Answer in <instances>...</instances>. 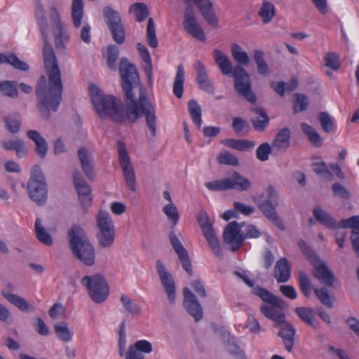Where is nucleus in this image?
<instances>
[{
	"label": "nucleus",
	"mask_w": 359,
	"mask_h": 359,
	"mask_svg": "<svg viewBox=\"0 0 359 359\" xmlns=\"http://www.w3.org/2000/svg\"><path fill=\"white\" fill-rule=\"evenodd\" d=\"M54 332L58 339L63 342H69L73 339V332L67 323L60 321L54 325Z\"/></svg>",
	"instance_id": "obj_33"
},
{
	"label": "nucleus",
	"mask_w": 359,
	"mask_h": 359,
	"mask_svg": "<svg viewBox=\"0 0 359 359\" xmlns=\"http://www.w3.org/2000/svg\"><path fill=\"white\" fill-rule=\"evenodd\" d=\"M0 91L6 96L17 97L18 92L13 82L5 81L0 82Z\"/></svg>",
	"instance_id": "obj_62"
},
{
	"label": "nucleus",
	"mask_w": 359,
	"mask_h": 359,
	"mask_svg": "<svg viewBox=\"0 0 359 359\" xmlns=\"http://www.w3.org/2000/svg\"><path fill=\"white\" fill-rule=\"evenodd\" d=\"M67 237L73 255L84 265L93 266L95 259V249L84 230L74 225L69 230Z\"/></svg>",
	"instance_id": "obj_6"
},
{
	"label": "nucleus",
	"mask_w": 359,
	"mask_h": 359,
	"mask_svg": "<svg viewBox=\"0 0 359 359\" xmlns=\"http://www.w3.org/2000/svg\"><path fill=\"white\" fill-rule=\"evenodd\" d=\"M311 168L313 171L315 172L318 175L324 177L325 178H330L332 176L330 170L328 169L326 163L318 157L313 158Z\"/></svg>",
	"instance_id": "obj_48"
},
{
	"label": "nucleus",
	"mask_w": 359,
	"mask_h": 359,
	"mask_svg": "<svg viewBox=\"0 0 359 359\" xmlns=\"http://www.w3.org/2000/svg\"><path fill=\"white\" fill-rule=\"evenodd\" d=\"M217 160L220 164L229 165L232 166H236L239 164L238 158L227 151L220 153L218 155Z\"/></svg>",
	"instance_id": "obj_58"
},
{
	"label": "nucleus",
	"mask_w": 359,
	"mask_h": 359,
	"mask_svg": "<svg viewBox=\"0 0 359 359\" xmlns=\"http://www.w3.org/2000/svg\"><path fill=\"white\" fill-rule=\"evenodd\" d=\"M291 131L288 128L281 129L271 144V154L278 155L285 152L290 147Z\"/></svg>",
	"instance_id": "obj_18"
},
{
	"label": "nucleus",
	"mask_w": 359,
	"mask_h": 359,
	"mask_svg": "<svg viewBox=\"0 0 359 359\" xmlns=\"http://www.w3.org/2000/svg\"><path fill=\"white\" fill-rule=\"evenodd\" d=\"M78 158L81 163L83 171L86 177L93 179L94 177V169L90 158L89 152L83 147L80 148L77 152Z\"/></svg>",
	"instance_id": "obj_25"
},
{
	"label": "nucleus",
	"mask_w": 359,
	"mask_h": 359,
	"mask_svg": "<svg viewBox=\"0 0 359 359\" xmlns=\"http://www.w3.org/2000/svg\"><path fill=\"white\" fill-rule=\"evenodd\" d=\"M184 1L187 4L183 19L184 30L196 39L205 41L204 31L196 19L194 9L191 3L194 1L205 20L210 25L215 27H217L218 22L212 3L210 0H184Z\"/></svg>",
	"instance_id": "obj_4"
},
{
	"label": "nucleus",
	"mask_w": 359,
	"mask_h": 359,
	"mask_svg": "<svg viewBox=\"0 0 359 359\" xmlns=\"http://www.w3.org/2000/svg\"><path fill=\"white\" fill-rule=\"evenodd\" d=\"M276 331V334L282 339L285 349L291 353L296 336V329L294 326L289 321L276 326L273 328Z\"/></svg>",
	"instance_id": "obj_17"
},
{
	"label": "nucleus",
	"mask_w": 359,
	"mask_h": 359,
	"mask_svg": "<svg viewBox=\"0 0 359 359\" xmlns=\"http://www.w3.org/2000/svg\"><path fill=\"white\" fill-rule=\"evenodd\" d=\"M120 301L125 311L128 313L136 316H139L142 314L141 306L135 303L128 295L122 294L120 297Z\"/></svg>",
	"instance_id": "obj_43"
},
{
	"label": "nucleus",
	"mask_w": 359,
	"mask_h": 359,
	"mask_svg": "<svg viewBox=\"0 0 359 359\" xmlns=\"http://www.w3.org/2000/svg\"><path fill=\"white\" fill-rule=\"evenodd\" d=\"M73 181L79 196L90 194L91 189L79 170L74 171Z\"/></svg>",
	"instance_id": "obj_40"
},
{
	"label": "nucleus",
	"mask_w": 359,
	"mask_h": 359,
	"mask_svg": "<svg viewBox=\"0 0 359 359\" xmlns=\"http://www.w3.org/2000/svg\"><path fill=\"white\" fill-rule=\"evenodd\" d=\"M83 15V0H73L72 4V17L73 24L76 27H79L81 26Z\"/></svg>",
	"instance_id": "obj_44"
},
{
	"label": "nucleus",
	"mask_w": 359,
	"mask_h": 359,
	"mask_svg": "<svg viewBox=\"0 0 359 359\" xmlns=\"http://www.w3.org/2000/svg\"><path fill=\"white\" fill-rule=\"evenodd\" d=\"M119 71L124 104L113 95L95 97L93 106L101 118H109L114 123L126 121L135 123L143 114L146 125L153 137L156 135V116L154 105L147 99L145 88L140 85L138 71L135 65L126 57L121 59Z\"/></svg>",
	"instance_id": "obj_1"
},
{
	"label": "nucleus",
	"mask_w": 359,
	"mask_h": 359,
	"mask_svg": "<svg viewBox=\"0 0 359 359\" xmlns=\"http://www.w3.org/2000/svg\"><path fill=\"white\" fill-rule=\"evenodd\" d=\"M169 241L173 250L177 255L178 259L180 261L183 269L189 273V276H191L193 274V270L188 251L182 245L174 231H171L170 232Z\"/></svg>",
	"instance_id": "obj_15"
},
{
	"label": "nucleus",
	"mask_w": 359,
	"mask_h": 359,
	"mask_svg": "<svg viewBox=\"0 0 359 359\" xmlns=\"http://www.w3.org/2000/svg\"><path fill=\"white\" fill-rule=\"evenodd\" d=\"M194 67L196 72V80L200 88L212 94L214 93V85L208 79L205 65L200 60H197L194 62Z\"/></svg>",
	"instance_id": "obj_19"
},
{
	"label": "nucleus",
	"mask_w": 359,
	"mask_h": 359,
	"mask_svg": "<svg viewBox=\"0 0 359 359\" xmlns=\"http://www.w3.org/2000/svg\"><path fill=\"white\" fill-rule=\"evenodd\" d=\"M203 234L214 254L218 257H222L223 253L214 229L206 230Z\"/></svg>",
	"instance_id": "obj_42"
},
{
	"label": "nucleus",
	"mask_w": 359,
	"mask_h": 359,
	"mask_svg": "<svg viewBox=\"0 0 359 359\" xmlns=\"http://www.w3.org/2000/svg\"><path fill=\"white\" fill-rule=\"evenodd\" d=\"M222 143L226 147L242 151L250 150L255 146L253 141L248 140L225 139Z\"/></svg>",
	"instance_id": "obj_31"
},
{
	"label": "nucleus",
	"mask_w": 359,
	"mask_h": 359,
	"mask_svg": "<svg viewBox=\"0 0 359 359\" xmlns=\"http://www.w3.org/2000/svg\"><path fill=\"white\" fill-rule=\"evenodd\" d=\"M63 85L62 79H48V85L44 76H41L36 86L37 109L41 116L48 120L51 111L56 112L62 101Z\"/></svg>",
	"instance_id": "obj_3"
},
{
	"label": "nucleus",
	"mask_w": 359,
	"mask_h": 359,
	"mask_svg": "<svg viewBox=\"0 0 359 359\" xmlns=\"http://www.w3.org/2000/svg\"><path fill=\"white\" fill-rule=\"evenodd\" d=\"M313 214L316 219L326 228L335 229L337 227L335 219L320 207L315 208Z\"/></svg>",
	"instance_id": "obj_30"
},
{
	"label": "nucleus",
	"mask_w": 359,
	"mask_h": 359,
	"mask_svg": "<svg viewBox=\"0 0 359 359\" xmlns=\"http://www.w3.org/2000/svg\"><path fill=\"white\" fill-rule=\"evenodd\" d=\"M96 238L100 247L110 248L114 242L115 231H97Z\"/></svg>",
	"instance_id": "obj_47"
},
{
	"label": "nucleus",
	"mask_w": 359,
	"mask_h": 359,
	"mask_svg": "<svg viewBox=\"0 0 359 359\" xmlns=\"http://www.w3.org/2000/svg\"><path fill=\"white\" fill-rule=\"evenodd\" d=\"M205 186L208 189L213 191L229 190L226 178L220 180H215L213 182H206L205 184Z\"/></svg>",
	"instance_id": "obj_64"
},
{
	"label": "nucleus",
	"mask_w": 359,
	"mask_h": 359,
	"mask_svg": "<svg viewBox=\"0 0 359 359\" xmlns=\"http://www.w3.org/2000/svg\"><path fill=\"white\" fill-rule=\"evenodd\" d=\"M299 85L298 79L292 77L290 83H286L283 81L278 82H271V88L280 97H284L286 92L291 93L295 90Z\"/></svg>",
	"instance_id": "obj_27"
},
{
	"label": "nucleus",
	"mask_w": 359,
	"mask_h": 359,
	"mask_svg": "<svg viewBox=\"0 0 359 359\" xmlns=\"http://www.w3.org/2000/svg\"><path fill=\"white\" fill-rule=\"evenodd\" d=\"M257 114L258 116L256 119L252 120L253 127L257 131H263L267 126L269 118L267 114L262 109H257Z\"/></svg>",
	"instance_id": "obj_54"
},
{
	"label": "nucleus",
	"mask_w": 359,
	"mask_h": 359,
	"mask_svg": "<svg viewBox=\"0 0 359 359\" xmlns=\"http://www.w3.org/2000/svg\"><path fill=\"white\" fill-rule=\"evenodd\" d=\"M293 96V113L297 114L306 111L310 104L308 96L299 93H295Z\"/></svg>",
	"instance_id": "obj_38"
},
{
	"label": "nucleus",
	"mask_w": 359,
	"mask_h": 359,
	"mask_svg": "<svg viewBox=\"0 0 359 359\" xmlns=\"http://www.w3.org/2000/svg\"><path fill=\"white\" fill-rule=\"evenodd\" d=\"M264 53L261 50H255L253 59L257 66V71L261 74H265L268 72V65L264 60Z\"/></svg>",
	"instance_id": "obj_60"
},
{
	"label": "nucleus",
	"mask_w": 359,
	"mask_h": 359,
	"mask_svg": "<svg viewBox=\"0 0 359 359\" xmlns=\"http://www.w3.org/2000/svg\"><path fill=\"white\" fill-rule=\"evenodd\" d=\"M231 53L233 60L238 63L237 65L243 67L249 65L250 57L240 45L233 43L231 47Z\"/></svg>",
	"instance_id": "obj_35"
},
{
	"label": "nucleus",
	"mask_w": 359,
	"mask_h": 359,
	"mask_svg": "<svg viewBox=\"0 0 359 359\" xmlns=\"http://www.w3.org/2000/svg\"><path fill=\"white\" fill-rule=\"evenodd\" d=\"M27 138L34 144V151L41 158H44L48 153V146L46 139L36 130H28L26 132Z\"/></svg>",
	"instance_id": "obj_20"
},
{
	"label": "nucleus",
	"mask_w": 359,
	"mask_h": 359,
	"mask_svg": "<svg viewBox=\"0 0 359 359\" xmlns=\"http://www.w3.org/2000/svg\"><path fill=\"white\" fill-rule=\"evenodd\" d=\"M81 284L86 287L92 300L100 304L104 302L109 296L108 283L102 274L85 276L81 278Z\"/></svg>",
	"instance_id": "obj_8"
},
{
	"label": "nucleus",
	"mask_w": 359,
	"mask_h": 359,
	"mask_svg": "<svg viewBox=\"0 0 359 359\" xmlns=\"http://www.w3.org/2000/svg\"><path fill=\"white\" fill-rule=\"evenodd\" d=\"M184 70L182 64L178 65L173 83V93L177 98H181L184 92Z\"/></svg>",
	"instance_id": "obj_37"
},
{
	"label": "nucleus",
	"mask_w": 359,
	"mask_h": 359,
	"mask_svg": "<svg viewBox=\"0 0 359 359\" xmlns=\"http://www.w3.org/2000/svg\"><path fill=\"white\" fill-rule=\"evenodd\" d=\"M146 41L153 48H156L158 45L154 22L151 18H149L147 22Z\"/></svg>",
	"instance_id": "obj_49"
},
{
	"label": "nucleus",
	"mask_w": 359,
	"mask_h": 359,
	"mask_svg": "<svg viewBox=\"0 0 359 359\" xmlns=\"http://www.w3.org/2000/svg\"><path fill=\"white\" fill-rule=\"evenodd\" d=\"M232 128L238 135L247 134L250 129V124L241 117H235L233 118Z\"/></svg>",
	"instance_id": "obj_52"
},
{
	"label": "nucleus",
	"mask_w": 359,
	"mask_h": 359,
	"mask_svg": "<svg viewBox=\"0 0 359 359\" xmlns=\"http://www.w3.org/2000/svg\"><path fill=\"white\" fill-rule=\"evenodd\" d=\"M153 351L152 344L147 340H138L129 346L126 357L144 358L142 353L149 354Z\"/></svg>",
	"instance_id": "obj_22"
},
{
	"label": "nucleus",
	"mask_w": 359,
	"mask_h": 359,
	"mask_svg": "<svg viewBox=\"0 0 359 359\" xmlns=\"http://www.w3.org/2000/svg\"><path fill=\"white\" fill-rule=\"evenodd\" d=\"M298 283L301 291L306 297H309L311 294L312 290L319 299V301L327 308L332 309L334 303L331 300V297L329 294L327 286H323L320 288L313 287L311 280L307 273L304 271L298 272Z\"/></svg>",
	"instance_id": "obj_11"
},
{
	"label": "nucleus",
	"mask_w": 359,
	"mask_h": 359,
	"mask_svg": "<svg viewBox=\"0 0 359 359\" xmlns=\"http://www.w3.org/2000/svg\"><path fill=\"white\" fill-rule=\"evenodd\" d=\"M163 212L172 222V226L171 228L173 229L180 218V214L176 205L173 203H168L163 207Z\"/></svg>",
	"instance_id": "obj_51"
},
{
	"label": "nucleus",
	"mask_w": 359,
	"mask_h": 359,
	"mask_svg": "<svg viewBox=\"0 0 359 359\" xmlns=\"http://www.w3.org/2000/svg\"><path fill=\"white\" fill-rule=\"evenodd\" d=\"M295 313L308 325L314 329L318 327L319 323L314 320V310L311 307L299 306L295 309Z\"/></svg>",
	"instance_id": "obj_29"
},
{
	"label": "nucleus",
	"mask_w": 359,
	"mask_h": 359,
	"mask_svg": "<svg viewBox=\"0 0 359 359\" xmlns=\"http://www.w3.org/2000/svg\"><path fill=\"white\" fill-rule=\"evenodd\" d=\"M30 199L38 205L46 204L48 198V188L43 173L39 165H34L27 187Z\"/></svg>",
	"instance_id": "obj_7"
},
{
	"label": "nucleus",
	"mask_w": 359,
	"mask_h": 359,
	"mask_svg": "<svg viewBox=\"0 0 359 359\" xmlns=\"http://www.w3.org/2000/svg\"><path fill=\"white\" fill-rule=\"evenodd\" d=\"M292 269L288 260L283 257L276 263L274 267V277L278 283H285L291 276Z\"/></svg>",
	"instance_id": "obj_23"
},
{
	"label": "nucleus",
	"mask_w": 359,
	"mask_h": 359,
	"mask_svg": "<svg viewBox=\"0 0 359 359\" xmlns=\"http://www.w3.org/2000/svg\"><path fill=\"white\" fill-rule=\"evenodd\" d=\"M34 229L36 238L41 243L46 245H51L53 244L52 236L42 225L40 218H36Z\"/></svg>",
	"instance_id": "obj_39"
},
{
	"label": "nucleus",
	"mask_w": 359,
	"mask_h": 359,
	"mask_svg": "<svg viewBox=\"0 0 359 359\" xmlns=\"http://www.w3.org/2000/svg\"><path fill=\"white\" fill-rule=\"evenodd\" d=\"M5 128L11 133H18L20 131L22 118L19 113H14L4 118Z\"/></svg>",
	"instance_id": "obj_34"
},
{
	"label": "nucleus",
	"mask_w": 359,
	"mask_h": 359,
	"mask_svg": "<svg viewBox=\"0 0 359 359\" xmlns=\"http://www.w3.org/2000/svg\"><path fill=\"white\" fill-rule=\"evenodd\" d=\"M117 149L118 162L122 170L126 186L131 191L135 192L137 190V179L135 170L126 151V144L121 140L117 142Z\"/></svg>",
	"instance_id": "obj_10"
},
{
	"label": "nucleus",
	"mask_w": 359,
	"mask_h": 359,
	"mask_svg": "<svg viewBox=\"0 0 359 359\" xmlns=\"http://www.w3.org/2000/svg\"><path fill=\"white\" fill-rule=\"evenodd\" d=\"M34 3L35 6V17L43 39V57L46 73L48 79H50L52 77L53 79H62L60 69L55 53L51 45L48 43V25L46 17V11L41 0H34Z\"/></svg>",
	"instance_id": "obj_5"
},
{
	"label": "nucleus",
	"mask_w": 359,
	"mask_h": 359,
	"mask_svg": "<svg viewBox=\"0 0 359 359\" xmlns=\"http://www.w3.org/2000/svg\"><path fill=\"white\" fill-rule=\"evenodd\" d=\"M97 226L98 231H115L114 222L109 212L99 211L97 215Z\"/></svg>",
	"instance_id": "obj_32"
},
{
	"label": "nucleus",
	"mask_w": 359,
	"mask_h": 359,
	"mask_svg": "<svg viewBox=\"0 0 359 359\" xmlns=\"http://www.w3.org/2000/svg\"><path fill=\"white\" fill-rule=\"evenodd\" d=\"M278 205V195L276 191L271 187V222H272L280 231H284L285 227L282 219L274 210Z\"/></svg>",
	"instance_id": "obj_26"
},
{
	"label": "nucleus",
	"mask_w": 359,
	"mask_h": 359,
	"mask_svg": "<svg viewBox=\"0 0 359 359\" xmlns=\"http://www.w3.org/2000/svg\"><path fill=\"white\" fill-rule=\"evenodd\" d=\"M183 305L187 313L196 321L201 320L203 316V311L196 296L187 287L183 289Z\"/></svg>",
	"instance_id": "obj_16"
},
{
	"label": "nucleus",
	"mask_w": 359,
	"mask_h": 359,
	"mask_svg": "<svg viewBox=\"0 0 359 359\" xmlns=\"http://www.w3.org/2000/svg\"><path fill=\"white\" fill-rule=\"evenodd\" d=\"M131 10L134 11L135 19L137 22L144 21L149 15V11L144 3H135L131 6Z\"/></svg>",
	"instance_id": "obj_53"
},
{
	"label": "nucleus",
	"mask_w": 359,
	"mask_h": 359,
	"mask_svg": "<svg viewBox=\"0 0 359 359\" xmlns=\"http://www.w3.org/2000/svg\"><path fill=\"white\" fill-rule=\"evenodd\" d=\"M156 269L163 287L171 304H175L176 298L175 284L172 276L167 270L161 260L156 261Z\"/></svg>",
	"instance_id": "obj_14"
},
{
	"label": "nucleus",
	"mask_w": 359,
	"mask_h": 359,
	"mask_svg": "<svg viewBox=\"0 0 359 359\" xmlns=\"http://www.w3.org/2000/svg\"><path fill=\"white\" fill-rule=\"evenodd\" d=\"M301 128L314 146L317 147L322 146L323 140L314 128L306 123H301Z\"/></svg>",
	"instance_id": "obj_41"
},
{
	"label": "nucleus",
	"mask_w": 359,
	"mask_h": 359,
	"mask_svg": "<svg viewBox=\"0 0 359 359\" xmlns=\"http://www.w3.org/2000/svg\"><path fill=\"white\" fill-rule=\"evenodd\" d=\"M254 202L257 205L259 210L263 214L269 218V195L265 196L264 195H259L254 198Z\"/></svg>",
	"instance_id": "obj_59"
},
{
	"label": "nucleus",
	"mask_w": 359,
	"mask_h": 359,
	"mask_svg": "<svg viewBox=\"0 0 359 359\" xmlns=\"http://www.w3.org/2000/svg\"><path fill=\"white\" fill-rule=\"evenodd\" d=\"M339 226L343 229L350 228L352 229V231H359V215H355L346 219H341L339 222Z\"/></svg>",
	"instance_id": "obj_63"
},
{
	"label": "nucleus",
	"mask_w": 359,
	"mask_h": 359,
	"mask_svg": "<svg viewBox=\"0 0 359 359\" xmlns=\"http://www.w3.org/2000/svg\"><path fill=\"white\" fill-rule=\"evenodd\" d=\"M188 110L193 122L200 129L202 124V111L201 107L196 100H191L188 102Z\"/></svg>",
	"instance_id": "obj_46"
},
{
	"label": "nucleus",
	"mask_w": 359,
	"mask_h": 359,
	"mask_svg": "<svg viewBox=\"0 0 359 359\" xmlns=\"http://www.w3.org/2000/svg\"><path fill=\"white\" fill-rule=\"evenodd\" d=\"M243 223H238L236 221L229 222L223 232V241L229 245L233 252L238 250L244 243L245 237L241 233V228Z\"/></svg>",
	"instance_id": "obj_13"
},
{
	"label": "nucleus",
	"mask_w": 359,
	"mask_h": 359,
	"mask_svg": "<svg viewBox=\"0 0 359 359\" xmlns=\"http://www.w3.org/2000/svg\"><path fill=\"white\" fill-rule=\"evenodd\" d=\"M4 63H8L15 69L21 71H27L29 69V65L26 62L20 60L13 53L7 55L0 53V65Z\"/></svg>",
	"instance_id": "obj_36"
},
{
	"label": "nucleus",
	"mask_w": 359,
	"mask_h": 359,
	"mask_svg": "<svg viewBox=\"0 0 359 359\" xmlns=\"http://www.w3.org/2000/svg\"><path fill=\"white\" fill-rule=\"evenodd\" d=\"M318 119L321 125L323 130L327 133H331L334 128V124L331 116L327 112H320Z\"/></svg>",
	"instance_id": "obj_56"
},
{
	"label": "nucleus",
	"mask_w": 359,
	"mask_h": 359,
	"mask_svg": "<svg viewBox=\"0 0 359 359\" xmlns=\"http://www.w3.org/2000/svg\"><path fill=\"white\" fill-rule=\"evenodd\" d=\"M215 62L222 74L234 78L236 92L249 102L254 104L256 96L251 90V80L248 73L240 65L233 66L229 57L219 49L212 50Z\"/></svg>",
	"instance_id": "obj_2"
},
{
	"label": "nucleus",
	"mask_w": 359,
	"mask_h": 359,
	"mask_svg": "<svg viewBox=\"0 0 359 359\" xmlns=\"http://www.w3.org/2000/svg\"><path fill=\"white\" fill-rule=\"evenodd\" d=\"M52 25L53 27L55 47L58 49H63L65 48L63 39L65 41H67L68 36L65 34L61 22L54 23Z\"/></svg>",
	"instance_id": "obj_50"
},
{
	"label": "nucleus",
	"mask_w": 359,
	"mask_h": 359,
	"mask_svg": "<svg viewBox=\"0 0 359 359\" xmlns=\"http://www.w3.org/2000/svg\"><path fill=\"white\" fill-rule=\"evenodd\" d=\"M285 310L278 308L271 309V320L273 322V328L287 322L285 316Z\"/></svg>",
	"instance_id": "obj_55"
},
{
	"label": "nucleus",
	"mask_w": 359,
	"mask_h": 359,
	"mask_svg": "<svg viewBox=\"0 0 359 359\" xmlns=\"http://www.w3.org/2000/svg\"><path fill=\"white\" fill-rule=\"evenodd\" d=\"M308 259L313 267V276L324 286L332 287L336 278L334 273L327 267L326 263L315 253H311Z\"/></svg>",
	"instance_id": "obj_12"
},
{
	"label": "nucleus",
	"mask_w": 359,
	"mask_h": 359,
	"mask_svg": "<svg viewBox=\"0 0 359 359\" xmlns=\"http://www.w3.org/2000/svg\"><path fill=\"white\" fill-rule=\"evenodd\" d=\"M2 147L8 151H15L19 158L25 156L28 153V148L22 139L4 140L1 142Z\"/></svg>",
	"instance_id": "obj_24"
},
{
	"label": "nucleus",
	"mask_w": 359,
	"mask_h": 359,
	"mask_svg": "<svg viewBox=\"0 0 359 359\" xmlns=\"http://www.w3.org/2000/svg\"><path fill=\"white\" fill-rule=\"evenodd\" d=\"M103 17L113 40L118 44L123 43L126 39V29L120 13L108 6L103 8Z\"/></svg>",
	"instance_id": "obj_9"
},
{
	"label": "nucleus",
	"mask_w": 359,
	"mask_h": 359,
	"mask_svg": "<svg viewBox=\"0 0 359 359\" xmlns=\"http://www.w3.org/2000/svg\"><path fill=\"white\" fill-rule=\"evenodd\" d=\"M226 180L229 189L245 191L249 190L252 186L248 179L236 171L233 172Z\"/></svg>",
	"instance_id": "obj_21"
},
{
	"label": "nucleus",
	"mask_w": 359,
	"mask_h": 359,
	"mask_svg": "<svg viewBox=\"0 0 359 359\" xmlns=\"http://www.w3.org/2000/svg\"><path fill=\"white\" fill-rule=\"evenodd\" d=\"M333 196L343 201H348L351 198L348 190L339 182L334 183L332 186Z\"/></svg>",
	"instance_id": "obj_57"
},
{
	"label": "nucleus",
	"mask_w": 359,
	"mask_h": 359,
	"mask_svg": "<svg viewBox=\"0 0 359 359\" xmlns=\"http://www.w3.org/2000/svg\"><path fill=\"white\" fill-rule=\"evenodd\" d=\"M1 294L8 302L21 311L27 312L32 308V306L25 298L18 294L8 292L6 290H2Z\"/></svg>",
	"instance_id": "obj_28"
},
{
	"label": "nucleus",
	"mask_w": 359,
	"mask_h": 359,
	"mask_svg": "<svg viewBox=\"0 0 359 359\" xmlns=\"http://www.w3.org/2000/svg\"><path fill=\"white\" fill-rule=\"evenodd\" d=\"M119 54L118 48L114 44L109 45L107 48V65L110 69H116V62Z\"/></svg>",
	"instance_id": "obj_61"
},
{
	"label": "nucleus",
	"mask_w": 359,
	"mask_h": 359,
	"mask_svg": "<svg viewBox=\"0 0 359 359\" xmlns=\"http://www.w3.org/2000/svg\"><path fill=\"white\" fill-rule=\"evenodd\" d=\"M252 293L265 302L261 306L260 310L265 317L269 318V292L262 287H256L252 289Z\"/></svg>",
	"instance_id": "obj_45"
}]
</instances>
